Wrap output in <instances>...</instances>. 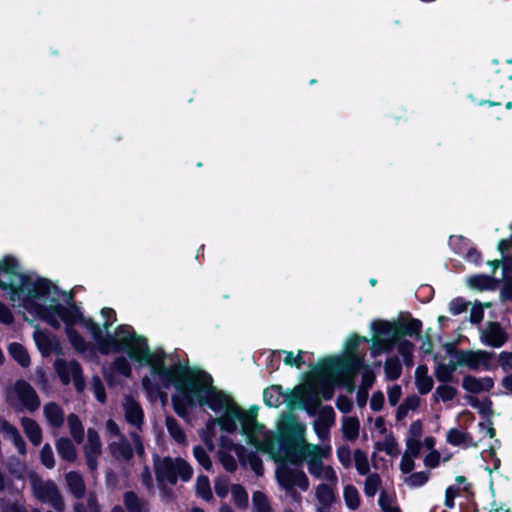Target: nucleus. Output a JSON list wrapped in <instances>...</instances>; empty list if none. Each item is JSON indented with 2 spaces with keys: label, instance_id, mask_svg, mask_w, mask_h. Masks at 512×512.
<instances>
[{
  "label": "nucleus",
  "instance_id": "obj_1",
  "mask_svg": "<svg viewBox=\"0 0 512 512\" xmlns=\"http://www.w3.org/2000/svg\"><path fill=\"white\" fill-rule=\"evenodd\" d=\"M101 314L105 319L102 327L88 323L89 334L98 350L102 354L125 353L140 366H147L149 373L143 377L142 386L149 396H157L173 386L176 393L172 402L180 417H188L189 409L197 405L208 408L216 415L208 423L209 429L218 424L221 430L232 433L239 427L241 434L257 450L273 451L272 433L257 421V406L243 409L228 394L212 386L209 375L188 368L162 349H150L147 340L129 325H120L109 334L110 326L116 321L115 311L103 308Z\"/></svg>",
  "mask_w": 512,
  "mask_h": 512
},
{
  "label": "nucleus",
  "instance_id": "obj_2",
  "mask_svg": "<svg viewBox=\"0 0 512 512\" xmlns=\"http://www.w3.org/2000/svg\"><path fill=\"white\" fill-rule=\"evenodd\" d=\"M0 288L25 315L37 317L54 329L64 325L71 345L79 352L87 350L88 343L75 326L80 325L89 333L88 323L95 322L83 315L71 293L37 274L20 273L17 261L11 257L0 261Z\"/></svg>",
  "mask_w": 512,
  "mask_h": 512
},
{
  "label": "nucleus",
  "instance_id": "obj_3",
  "mask_svg": "<svg viewBox=\"0 0 512 512\" xmlns=\"http://www.w3.org/2000/svg\"><path fill=\"white\" fill-rule=\"evenodd\" d=\"M337 369L335 365H329V371L326 376L319 377L317 369L313 372L311 379L303 385L296 387L290 392L284 393L279 385H272L263 392L264 403L269 407H279L286 403L290 409H305L313 415L320 405L321 399L328 400L332 397L331 382L340 377L339 372H331V369Z\"/></svg>",
  "mask_w": 512,
  "mask_h": 512
},
{
  "label": "nucleus",
  "instance_id": "obj_4",
  "mask_svg": "<svg viewBox=\"0 0 512 512\" xmlns=\"http://www.w3.org/2000/svg\"><path fill=\"white\" fill-rule=\"evenodd\" d=\"M361 341L368 342L366 337L351 335L345 344V352L341 356H333L319 362L317 366L318 376L325 377L329 371V365L333 364L337 369L331 372H340L337 380L331 382V392L337 385L344 386L349 392L355 388L354 378L359 370H362V383L360 390L367 391L374 383L375 375L370 366L364 364V354L358 351Z\"/></svg>",
  "mask_w": 512,
  "mask_h": 512
},
{
  "label": "nucleus",
  "instance_id": "obj_5",
  "mask_svg": "<svg viewBox=\"0 0 512 512\" xmlns=\"http://www.w3.org/2000/svg\"><path fill=\"white\" fill-rule=\"evenodd\" d=\"M373 338L370 340V354L377 357L381 353L392 351L395 341L404 336H418L422 323L418 319H408L400 321H375L371 324Z\"/></svg>",
  "mask_w": 512,
  "mask_h": 512
},
{
  "label": "nucleus",
  "instance_id": "obj_6",
  "mask_svg": "<svg viewBox=\"0 0 512 512\" xmlns=\"http://www.w3.org/2000/svg\"><path fill=\"white\" fill-rule=\"evenodd\" d=\"M273 437V451L269 453L277 462L275 471L276 480L279 486L285 491L286 498L298 505H301L302 496L296 490L299 488L301 491H307L309 488V479L305 472L297 466L298 463H292L291 460L281 461L275 455V437ZM268 454V452H266Z\"/></svg>",
  "mask_w": 512,
  "mask_h": 512
},
{
  "label": "nucleus",
  "instance_id": "obj_7",
  "mask_svg": "<svg viewBox=\"0 0 512 512\" xmlns=\"http://www.w3.org/2000/svg\"><path fill=\"white\" fill-rule=\"evenodd\" d=\"M154 469L158 485L164 493H166L163 488L165 482L175 485L178 477L183 481H188L193 473L191 466L181 458L157 457L154 460Z\"/></svg>",
  "mask_w": 512,
  "mask_h": 512
},
{
  "label": "nucleus",
  "instance_id": "obj_8",
  "mask_svg": "<svg viewBox=\"0 0 512 512\" xmlns=\"http://www.w3.org/2000/svg\"><path fill=\"white\" fill-rule=\"evenodd\" d=\"M7 402L17 410L34 411L38 409L40 401L35 390L25 381H18L6 392Z\"/></svg>",
  "mask_w": 512,
  "mask_h": 512
},
{
  "label": "nucleus",
  "instance_id": "obj_9",
  "mask_svg": "<svg viewBox=\"0 0 512 512\" xmlns=\"http://www.w3.org/2000/svg\"><path fill=\"white\" fill-rule=\"evenodd\" d=\"M331 450L332 447L330 443L321 442L320 445H316L305 442L301 444V446L296 447V449L287 451V456L292 463L300 464L306 462L307 467H309L311 463H316L327 458L331 454Z\"/></svg>",
  "mask_w": 512,
  "mask_h": 512
},
{
  "label": "nucleus",
  "instance_id": "obj_10",
  "mask_svg": "<svg viewBox=\"0 0 512 512\" xmlns=\"http://www.w3.org/2000/svg\"><path fill=\"white\" fill-rule=\"evenodd\" d=\"M29 479L33 493L37 499L50 504L57 511H63L64 503L56 485L52 481H44L34 473L30 474Z\"/></svg>",
  "mask_w": 512,
  "mask_h": 512
},
{
  "label": "nucleus",
  "instance_id": "obj_11",
  "mask_svg": "<svg viewBox=\"0 0 512 512\" xmlns=\"http://www.w3.org/2000/svg\"><path fill=\"white\" fill-rule=\"evenodd\" d=\"M494 353L485 350H458V362L472 371H487L493 367Z\"/></svg>",
  "mask_w": 512,
  "mask_h": 512
},
{
  "label": "nucleus",
  "instance_id": "obj_12",
  "mask_svg": "<svg viewBox=\"0 0 512 512\" xmlns=\"http://www.w3.org/2000/svg\"><path fill=\"white\" fill-rule=\"evenodd\" d=\"M54 367L63 384L67 385L72 381L77 391L84 389V379L78 362L58 358Z\"/></svg>",
  "mask_w": 512,
  "mask_h": 512
},
{
  "label": "nucleus",
  "instance_id": "obj_13",
  "mask_svg": "<svg viewBox=\"0 0 512 512\" xmlns=\"http://www.w3.org/2000/svg\"><path fill=\"white\" fill-rule=\"evenodd\" d=\"M335 412L332 407L325 406L320 409L317 419L313 423V430L321 442L330 443V428L335 424Z\"/></svg>",
  "mask_w": 512,
  "mask_h": 512
},
{
  "label": "nucleus",
  "instance_id": "obj_14",
  "mask_svg": "<svg viewBox=\"0 0 512 512\" xmlns=\"http://www.w3.org/2000/svg\"><path fill=\"white\" fill-rule=\"evenodd\" d=\"M336 487L332 484H318L314 488L315 512H331L336 502Z\"/></svg>",
  "mask_w": 512,
  "mask_h": 512
},
{
  "label": "nucleus",
  "instance_id": "obj_15",
  "mask_svg": "<svg viewBox=\"0 0 512 512\" xmlns=\"http://www.w3.org/2000/svg\"><path fill=\"white\" fill-rule=\"evenodd\" d=\"M481 341L483 344L499 348L507 341V333L498 322H488L481 330Z\"/></svg>",
  "mask_w": 512,
  "mask_h": 512
},
{
  "label": "nucleus",
  "instance_id": "obj_16",
  "mask_svg": "<svg viewBox=\"0 0 512 512\" xmlns=\"http://www.w3.org/2000/svg\"><path fill=\"white\" fill-rule=\"evenodd\" d=\"M102 452L101 441L98 433L93 429L87 431V442L84 446L86 463L91 472L98 467V458Z\"/></svg>",
  "mask_w": 512,
  "mask_h": 512
},
{
  "label": "nucleus",
  "instance_id": "obj_17",
  "mask_svg": "<svg viewBox=\"0 0 512 512\" xmlns=\"http://www.w3.org/2000/svg\"><path fill=\"white\" fill-rule=\"evenodd\" d=\"M33 338L43 356L52 354L59 347L58 339L46 330L40 329L38 326L34 330Z\"/></svg>",
  "mask_w": 512,
  "mask_h": 512
},
{
  "label": "nucleus",
  "instance_id": "obj_18",
  "mask_svg": "<svg viewBox=\"0 0 512 512\" xmlns=\"http://www.w3.org/2000/svg\"><path fill=\"white\" fill-rule=\"evenodd\" d=\"M494 386V381L491 377H475L466 375L462 379V388L471 394H480L489 392Z\"/></svg>",
  "mask_w": 512,
  "mask_h": 512
},
{
  "label": "nucleus",
  "instance_id": "obj_19",
  "mask_svg": "<svg viewBox=\"0 0 512 512\" xmlns=\"http://www.w3.org/2000/svg\"><path fill=\"white\" fill-rule=\"evenodd\" d=\"M123 410L126 421L139 429L143 423V410L139 403L131 397H125L123 402Z\"/></svg>",
  "mask_w": 512,
  "mask_h": 512
},
{
  "label": "nucleus",
  "instance_id": "obj_20",
  "mask_svg": "<svg viewBox=\"0 0 512 512\" xmlns=\"http://www.w3.org/2000/svg\"><path fill=\"white\" fill-rule=\"evenodd\" d=\"M286 431L289 435L290 441L288 445V451L296 449L307 442L306 440V425L296 420H291L286 424Z\"/></svg>",
  "mask_w": 512,
  "mask_h": 512
},
{
  "label": "nucleus",
  "instance_id": "obj_21",
  "mask_svg": "<svg viewBox=\"0 0 512 512\" xmlns=\"http://www.w3.org/2000/svg\"><path fill=\"white\" fill-rule=\"evenodd\" d=\"M308 472L316 479L325 481L323 484L337 485L338 483L335 470L331 466L324 465L323 460L311 463L308 467Z\"/></svg>",
  "mask_w": 512,
  "mask_h": 512
},
{
  "label": "nucleus",
  "instance_id": "obj_22",
  "mask_svg": "<svg viewBox=\"0 0 512 512\" xmlns=\"http://www.w3.org/2000/svg\"><path fill=\"white\" fill-rule=\"evenodd\" d=\"M0 432H2L6 438L12 441L20 454L24 455L26 453L25 441L15 426L0 418Z\"/></svg>",
  "mask_w": 512,
  "mask_h": 512
},
{
  "label": "nucleus",
  "instance_id": "obj_23",
  "mask_svg": "<svg viewBox=\"0 0 512 512\" xmlns=\"http://www.w3.org/2000/svg\"><path fill=\"white\" fill-rule=\"evenodd\" d=\"M446 441L453 446H463L465 448H476L478 446L469 433L457 428H451L447 431Z\"/></svg>",
  "mask_w": 512,
  "mask_h": 512
},
{
  "label": "nucleus",
  "instance_id": "obj_24",
  "mask_svg": "<svg viewBox=\"0 0 512 512\" xmlns=\"http://www.w3.org/2000/svg\"><path fill=\"white\" fill-rule=\"evenodd\" d=\"M415 385L422 395L427 394L433 387V379L428 375V368L421 365L415 370Z\"/></svg>",
  "mask_w": 512,
  "mask_h": 512
},
{
  "label": "nucleus",
  "instance_id": "obj_25",
  "mask_svg": "<svg viewBox=\"0 0 512 512\" xmlns=\"http://www.w3.org/2000/svg\"><path fill=\"white\" fill-rule=\"evenodd\" d=\"M109 447L112 455L118 460L127 461L133 455L131 445L124 438H120L118 441H113Z\"/></svg>",
  "mask_w": 512,
  "mask_h": 512
},
{
  "label": "nucleus",
  "instance_id": "obj_26",
  "mask_svg": "<svg viewBox=\"0 0 512 512\" xmlns=\"http://www.w3.org/2000/svg\"><path fill=\"white\" fill-rule=\"evenodd\" d=\"M23 430L32 444L39 445L42 441V432L39 425L30 418L24 417L21 420Z\"/></svg>",
  "mask_w": 512,
  "mask_h": 512
},
{
  "label": "nucleus",
  "instance_id": "obj_27",
  "mask_svg": "<svg viewBox=\"0 0 512 512\" xmlns=\"http://www.w3.org/2000/svg\"><path fill=\"white\" fill-rule=\"evenodd\" d=\"M375 448L378 451L385 452L388 456L392 458H396L400 454L399 445L391 433L385 435L382 440L377 441L375 444Z\"/></svg>",
  "mask_w": 512,
  "mask_h": 512
},
{
  "label": "nucleus",
  "instance_id": "obj_28",
  "mask_svg": "<svg viewBox=\"0 0 512 512\" xmlns=\"http://www.w3.org/2000/svg\"><path fill=\"white\" fill-rule=\"evenodd\" d=\"M67 485L70 492L78 499L85 494V484L82 476L77 472H69L66 475Z\"/></svg>",
  "mask_w": 512,
  "mask_h": 512
},
{
  "label": "nucleus",
  "instance_id": "obj_29",
  "mask_svg": "<svg viewBox=\"0 0 512 512\" xmlns=\"http://www.w3.org/2000/svg\"><path fill=\"white\" fill-rule=\"evenodd\" d=\"M399 355L402 357L403 363L406 366H412L413 365V352H414V345L409 340H406L404 338H399V340L395 341V345Z\"/></svg>",
  "mask_w": 512,
  "mask_h": 512
},
{
  "label": "nucleus",
  "instance_id": "obj_30",
  "mask_svg": "<svg viewBox=\"0 0 512 512\" xmlns=\"http://www.w3.org/2000/svg\"><path fill=\"white\" fill-rule=\"evenodd\" d=\"M44 414L50 425L59 427L64 422V413L55 403H48L44 406Z\"/></svg>",
  "mask_w": 512,
  "mask_h": 512
},
{
  "label": "nucleus",
  "instance_id": "obj_31",
  "mask_svg": "<svg viewBox=\"0 0 512 512\" xmlns=\"http://www.w3.org/2000/svg\"><path fill=\"white\" fill-rule=\"evenodd\" d=\"M360 423L356 417H344L342 419L343 436L349 441H355L359 435Z\"/></svg>",
  "mask_w": 512,
  "mask_h": 512
},
{
  "label": "nucleus",
  "instance_id": "obj_32",
  "mask_svg": "<svg viewBox=\"0 0 512 512\" xmlns=\"http://www.w3.org/2000/svg\"><path fill=\"white\" fill-rule=\"evenodd\" d=\"M124 505L129 512H147V503L134 492L128 491L123 496Z\"/></svg>",
  "mask_w": 512,
  "mask_h": 512
},
{
  "label": "nucleus",
  "instance_id": "obj_33",
  "mask_svg": "<svg viewBox=\"0 0 512 512\" xmlns=\"http://www.w3.org/2000/svg\"><path fill=\"white\" fill-rule=\"evenodd\" d=\"M385 377L388 380L394 381L401 376L402 364L395 356L388 357L384 364Z\"/></svg>",
  "mask_w": 512,
  "mask_h": 512
},
{
  "label": "nucleus",
  "instance_id": "obj_34",
  "mask_svg": "<svg viewBox=\"0 0 512 512\" xmlns=\"http://www.w3.org/2000/svg\"><path fill=\"white\" fill-rule=\"evenodd\" d=\"M457 395V389L448 383H443L435 389L433 399L435 402H448Z\"/></svg>",
  "mask_w": 512,
  "mask_h": 512
},
{
  "label": "nucleus",
  "instance_id": "obj_35",
  "mask_svg": "<svg viewBox=\"0 0 512 512\" xmlns=\"http://www.w3.org/2000/svg\"><path fill=\"white\" fill-rule=\"evenodd\" d=\"M343 498H344V502L346 504V506L350 509V510H356L359 508L360 506V494L358 492V490L356 489V487H354L353 485H346L344 486L343 488Z\"/></svg>",
  "mask_w": 512,
  "mask_h": 512
},
{
  "label": "nucleus",
  "instance_id": "obj_36",
  "mask_svg": "<svg viewBox=\"0 0 512 512\" xmlns=\"http://www.w3.org/2000/svg\"><path fill=\"white\" fill-rule=\"evenodd\" d=\"M57 452L61 458L67 461H74L76 459L75 446L69 439H59L56 444Z\"/></svg>",
  "mask_w": 512,
  "mask_h": 512
},
{
  "label": "nucleus",
  "instance_id": "obj_37",
  "mask_svg": "<svg viewBox=\"0 0 512 512\" xmlns=\"http://www.w3.org/2000/svg\"><path fill=\"white\" fill-rule=\"evenodd\" d=\"M274 354L279 357L283 356V362L288 366L301 368L304 364L303 356L305 355V352L302 350H299L297 355L291 351L285 350H278Z\"/></svg>",
  "mask_w": 512,
  "mask_h": 512
},
{
  "label": "nucleus",
  "instance_id": "obj_38",
  "mask_svg": "<svg viewBox=\"0 0 512 512\" xmlns=\"http://www.w3.org/2000/svg\"><path fill=\"white\" fill-rule=\"evenodd\" d=\"M9 353L12 358L21 366L27 367L30 364V357L27 350L19 343H11L9 345Z\"/></svg>",
  "mask_w": 512,
  "mask_h": 512
},
{
  "label": "nucleus",
  "instance_id": "obj_39",
  "mask_svg": "<svg viewBox=\"0 0 512 512\" xmlns=\"http://www.w3.org/2000/svg\"><path fill=\"white\" fill-rule=\"evenodd\" d=\"M67 421H68V426L70 429V434L72 435V437L74 438V440L77 443H81L83 441V437H84V429L81 424V421L74 414H70L68 416Z\"/></svg>",
  "mask_w": 512,
  "mask_h": 512
},
{
  "label": "nucleus",
  "instance_id": "obj_40",
  "mask_svg": "<svg viewBox=\"0 0 512 512\" xmlns=\"http://www.w3.org/2000/svg\"><path fill=\"white\" fill-rule=\"evenodd\" d=\"M166 427L170 436L178 443H184L186 440L185 433L179 423L172 417L166 418Z\"/></svg>",
  "mask_w": 512,
  "mask_h": 512
},
{
  "label": "nucleus",
  "instance_id": "obj_41",
  "mask_svg": "<svg viewBox=\"0 0 512 512\" xmlns=\"http://www.w3.org/2000/svg\"><path fill=\"white\" fill-rule=\"evenodd\" d=\"M196 491L205 501H210L213 497L209 479L206 476L199 475L196 481Z\"/></svg>",
  "mask_w": 512,
  "mask_h": 512
},
{
  "label": "nucleus",
  "instance_id": "obj_42",
  "mask_svg": "<svg viewBox=\"0 0 512 512\" xmlns=\"http://www.w3.org/2000/svg\"><path fill=\"white\" fill-rule=\"evenodd\" d=\"M253 512H272L268 498L262 492H255L252 498Z\"/></svg>",
  "mask_w": 512,
  "mask_h": 512
},
{
  "label": "nucleus",
  "instance_id": "obj_43",
  "mask_svg": "<svg viewBox=\"0 0 512 512\" xmlns=\"http://www.w3.org/2000/svg\"><path fill=\"white\" fill-rule=\"evenodd\" d=\"M114 370L124 377H130L132 373V367L129 359L124 356H118L113 362Z\"/></svg>",
  "mask_w": 512,
  "mask_h": 512
},
{
  "label": "nucleus",
  "instance_id": "obj_44",
  "mask_svg": "<svg viewBox=\"0 0 512 512\" xmlns=\"http://www.w3.org/2000/svg\"><path fill=\"white\" fill-rule=\"evenodd\" d=\"M430 473L427 471L415 472L405 477V483L410 487H420L429 479Z\"/></svg>",
  "mask_w": 512,
  "mask_h": 512
},
{
  "label": "nucleus",
  "instance_id": "obj_45",
  "mask_svg": "<svg viewBox=\"0 0 512 512\" xmlns=\"http://www.w3.org/2000/svg\"><path fill=\"white\" fill-rule=\"evenodd\" d=\"M231 494L237 506L245 508L248 505V494L242 486L232 485Z\"/></svg>",
  "mask_w": 512,
  "mask_h": 512
},
{
  "label": "nucleus",
  "instance_id": "obj_46",
  "mask_svg": "<svg viewBox=\"0 0 512 512\" xmlns=\"http://www.w3.org/2000/svg\"><path fill=\"white\" fill-rule=\"evenodd\" d=\"M355 467L359 474L366 475L369 473L370 466L366 454L361 450L354 452Z\"/></svg>",
  "mask_w": 512,
  "mask_h": 512
},
{
  "label": "nucleus",
  "instance_id": "obj_47",
  "mask_svg": "<svg viewBox=\"0 0 512 512\" xmlns=\"http://www.w3.org/2000/svg\"><path fill=\"white\" fill-rule=\"evenodd\" d=\"M379 505L383 512H401L394 499L385 492L380 493Z\"/></svg>",
  "mask_w": 512,
  "mask_h": 512
},
{
  "label": "nucleus",
  "instance_id": "obj_48",
  "mask_svg": "<svg viewBox=\"0 0 512 512\" xmlns=\"http://www.w3.org/2000/svg\"><path fill=\"white\" fill-rule=\"evenodd\" d=\"M380 485V478L377 474H369L365 480L364 492L366 496L373 497Z\"/></svg>",
  "mask_w": 512,
  "mask_h": 512
},
{
  "label": "nucleus",
  "instance_id": "obj_49",
  "mask_svg": "<svg viewBox=\"0 0 512 512\" xmlns=\"http://www.w3.org/2000/svg\"><path fill=\"white\" fill-rule=\"evenodd\" d=\"M434 375L439 382L449 383L453 380L454 374L444 366V363L438 362L434 370Z\"/></svg>",
  "mask_w": 512,
  "mask_h": 512
},
{
  "label": "nucleus",
  "instance_id": "obj_50",
  "mask_svg": "<svg viewBox=\"0 0 512 512\" xmlns=\"http://www.w3.org/2000/svg\"><path fill=\"white\" fill-rule=\"evenodd\" d=\"M214 489L215 493L220 498H225L228 495L229 491L231 492V486L229 484L228 479L225 477H218L215 480Z\"/></svg>",
  "mask_w": 512,
  "mask_h": 512
},
{
  "label": "nucleus",
  "instance_id": "obj_51",
  "mask_svg": "<svg viewBox=\"0 0 512 512\" xmlns=\"http://www.w3.org/2000/svg\"><path fill=\"white\" fill-rule=\"evenodd\" d=\"M193 454L198 463L201 466H203L206 470H209L211 468L212 462L206 451L201 446L194 447Z\"/></svg>",
  "mask_w": 512,
  "mask_h": 512
},
{
  "label": "nucleus",
  "instance_id": "obj_52",
  "mask_svg": "<svg viewBox=\"0 0 512 512\" xmlns=\"http://www.w3.org/2000/svg\"><path fill=\"white\" fill-rule=\"evenodd\" d=\"M40 458L42 464L47 467L48 469H51L55 465L54 455L53 451L50 445L46 444L42 447L40 452Z\"/></svg>",
  "mask_w": 512,
  "mask_h": 512
},
{
  "label": "nucleus",
  "instance_id": "obj_53",
  "mask_svg": "<svg viewBox=\"0 0 512 512\" xmlns=\"http://www.w3.org/2000/svg\"><path fill=\"white\" fill-rule=\"evenodd\" d=\"M423 434L422 422L417 420L411 423L405 440L421 441Z\"/></svg>",
  "mask_w": 512,
  "mask_h": 512
},
{
  "label": "nucleus",
  "instance_id": "obj_54",
  "mask_svg": "<svg viewBox=\"0 0 512 512\" xmlns=\"http://www.w3.org/2000/svg\"><path fill=\"white\" fill-rule=\"evenodd\" d=\"M449 245L457 254L462 255L465 253L468 243L462 236H451L449 239Z\"/></svg>",
  "mask_w": 512,
  "mask_h": 512
},
{
  "label": "nucleus",
  "instance_id": "obj_55",
  "mask_svg": "<svg viewBox=\"0 0 512 512\" xmlns=\"http://www.w3.org/2000/svg\"><path fill=\"white\" fill-rule=\"evenodd\" d=\"M405 446L406 448L403 454L416 459L420 454L422 442L414 440H405Z\"/></svg>",
  "mask_w": 512,
  "mask_h": 512
},
{
  "label": "nucleus",
  "instance_id": "obj_56",
  "mask_svg": "<svg viewBox=\"0 0 512 512\" xmlns=\"http://www.w3.org/2000/svg\"><path fill=\"white\" fill-rule=\"evenodd\" d=\"M460 494V488L456 485H451L447 487L445 491V501L444 505L451 509L454 507V499L458 497Z\"/></svg>",
  "mask_w": 512,
  "mask_h": 512
},
{
  "label": "nucleus",
  "instance_id": "obj_57",
  "mask_svg": "<svg viewBox=\"0 0 512 512\" xmlns=\"http://www.w3.org/2000/svg\"><path fill=\"white\" fill-rule=\"evenodd\" d=\"M219 458H220L222 465L224 466V468L227 471L232 472L236 469V467H237L236 460L234 459V457L232 455L228 454L226 451L220 450Z\"/></svg>",
  "mask_w": 512,
  "mask_h": 512
},
{
  "label": "nucleus",
  "instance_id": "obj_58",
  "mask_svg": "<svg viewBox=\"0 0 512 512\" xmlns=\"http://www.w3.org/2000/svg\"><path fill=\"white\" fill-rule=\"evenodd\" d=\"M490 279L487 276L479 275L468 279V285L471 288L486 289L488 288Z\"/></svg>",
  "mask_w": 512,
  "mask_h": 512
},
{
  "label": "nucleus",
  "instance_id": "obj_59",
  "mask_svg": "<svg viewBox=\"0 0 512 512\" xmlns=\"http://www.w3.org/2000/svg\"><path fill=\"white\" fill-rule=\"evenodd\" d=\"M92 388L96 399L103 403L106 399L105 388L98 377L93 378Z\"/></svg>",
  "mask_w": 512,
  "mask_h": 512
},
{
  "label": "nucleus",
  "instance_id": "obj_60",
  "mask_svg": "<svg viewBox=\"0 0 512 512\" xmlns=\"http://www.w3.org/2000/svg\"><path fill=\"white\" fill-rule=\"evenodd\" d=\"M441 456L437 450L430 451L424 458L423 462L427 468H435L440 464Z\"/></svg>",
  "mask_w": 512,
  "mask_h": 512
},
{
  "label": "nucleus",
  "instance_id": "obj_61",
  "mask_svg": "<svg viewBox=\"0 0 512 512\" xmlns=\"http://www.w3.org/2000/svg\"><path fill=\"white\" fill-rule=\"evenodd\" d=\"M88 509L86 510L81 503L75 505V512H99L96 497L89 495L87 499Z\"/></svg>",
  "mask_w": 512,
  "mask_h": 512
},
{
  "label": "nucleus",
  "instance_id": "obj_62",
  "mask_svg": "<svg viewBox=\"0 0 512 512\" xmlns=\"http://www.w3.org/2000/svg\"><path fill=\"white\" fill-rule=\"evenodd\" d=\"M387 394H388V401H389V403L392 406H394L400 400V397H401V394H402L401 387L399 385H393V386H391L388 389Z\"/></svg>",
  "mask_w": 512,
  "mask_h": 512
},
{
  "label": "nucleus",
  "instance_id": "obj_63",
  "mask_svg": "<svg viewBox=\"0 0 512 512\" xmlns=\"http://www.w3.org/2000/svg\"><path fill=\"white\" fill-rule=\"evenodd\" d=\"M414 460H415V458H413V457H409L404 454L402 455V459L400 462V470L402 471V473L408 474L414 469V467H415Z\"/></svg>",
  "mask_w": 512,
  "mask_h": 512
},
{
  "label": "nucleus",
  "instance_id": "obj_64",
  "mask_svg": "<svg viewBox=\"0 0 512 512\" xmlns=\"http://www.w3.org/2000/svg\"><path fill=\"white\" fill-rule=\"evenodd\" d=\"M466 303L463 299H454L449 303V310L452 314L458 315L466 310Z\"/></svg>",
  "mask_w": 512,
  "mask_h": 512
}]
</instances>
